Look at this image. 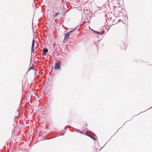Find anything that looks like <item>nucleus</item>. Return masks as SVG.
<instances>
[{
    "mask_svg": "<svg viewBox=\"0 0 152 152\" xmlns=\"http://www.w3.org/2000/svg\"><path fill=\"white\" fill-rule=\"evenodd\" d=\"M60 62L56 63L55 65L54 69H56L59 70L60 67Z\"/></svg>",
    "mask_w": 152,
    "mask_h": 152,
    "instance_id": "nucleus-1",
    "label": "nucleus"
},
{
    "mask_svg": "<svg viewBox=\"0 0 152 152\" xmlns=\"http://www.w3.org/2000/svg\"><path fill=\"white\" fill-rule=\"evenodd\" d=\"M73 31V30H72L70 31L68 33H65V37H64V39H67L69 36V33H71Z\"/></svg>",
    "mask_w": 152,
    "mask_h": 152,
    "instance_id": "nucleus-2",
    "label": "nucleus"
},
{
    "mask_svg": "<svg viewBox=\"0 0 152 152\" xmlns=\"http://www.w3.org/2000/svg\"><path fill=\"white\" fill-rule=\"evenodd\" d=\"M34 42H35V40L34 39H33L32 40V48H34Z\"/></svg>",
    "mask_w": 152,
    "mask_h": 152,
    "instance_id": "nucleus-3",
    "label": "nucleus"
},
{
    "mask_svg": "<svg viewBox=\"0 0 152 152\" xmlns=\"http://www.w3.org/2000/svg\"><path fill=\"white\" fill-rule=\"evenodd\" d=\"M48 50L47 49H43V55H45V53L48 52Z\"/></svg>",
    "mask_w": 152,
    "mask_h": 152,
    "instance_id": "nucleus-4",
    "label": "nucleus"
},
{
    "mask_svg": "<svg viewBox=\"0 0 152 152\" xmlns=\"http://www.w3.org/2000/svg\"><path fill=\"white\" fill-rule=\"evenodd\" d=\"M86 134L87 136L89 137H90L91 135V133L88 131H87L86 132Z\"/></svg>",
    "mask_w": 152,
    "mask_h": 152,
    "instance_id": "nucleus-5",
    "label": "nucleus"
},
{
    "mask_svg": "<svg viewBox=\"0 0 152 152\" xmlns=\"http://www.w3.org/2000/svg\"><path fill=\"white\" fill-rule=\"evenodd\" d=\"M90 137H91L92 139H93V140H95V138H94V137L93 136H92V135H91L90 136Z\"/></svg>",
    "mask_w": 152,
    "mask_h": 152,
    "instance_id": "nucleus-6",
    "label": "nucleus"
},
{
    "mask_svg": "<svg viewBox=\"0 0 152 152\" xmlns=\"http://www.w3.org/2000/svg\"><path fill=\"white\" fill-rule=\"evenodd\" d=\"M32 49V52L34 53V49L33 48H31Z\"/></svg>",
    "mask_w": 152,
    "mask_h": 152,
    "instance_id": "nucleus-7",
    "label": "nucleus"
},
{
    "mask_svg": "<svg viewBox=\"0 0 152 152\" xmlns=\"http://www.w3.org/2000/svg\"><path fill=\"white\" fill-rule=\"evenodd\" d=\"M59 13H57L56 14V15L55 16V17H56L58 15H59Z\"/></svg>",
    "mask_w": 152,
    "mask_h": 152,
    "instance_id": "nucleus-8",
    "label": "nucleus"
},
{
    "mask_svg": "<svg viewBox=\"0 0 152 152\" xmlns=\"http://www.w3.org/2000/svg\"><path fill=\"white\" fill-rule=\"evenodd\" d=\"M96 33H98L99 34L100 33H99V32H98V31H96L95 32Z\"/></svg>",
    "mask_w": 152,
    "mask_h": 152,
    "instance_id": "nucleus-9",
    "label": "nucleus"
},
{
    "mask_svg": "<svg viewBox=\"0 0 152 152\" xmlns=\"http://www.w3.org/2000/svg\"><path fill=\"white\" fill-rule=\"evenodd\" d=\"M37 47L36 46L35 48V49H37Z\"/></svg>",
    "mask_w": 152,
    "mask_h": 152,
    "instance_id": "nucleus-10",
    "label": "nucleus"
}]
</instances>
